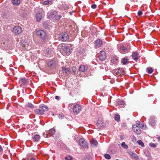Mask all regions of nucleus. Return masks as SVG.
Wrapping results in <instances>:
<instances>
[{
    "instance_id": "3",
    "label": "nucleus",
    "mask_w": 160,
    "mask_h": 160,
    "mask_svg": "<svg viewBox=\"0 0 160 160\" xmlns=\"http://www.w3.org/2000/svg\"><path fill=\"white\" fill-rule=\"evenodd\" d=\"M68 38V34L65 32L61 33L58 37L59 40L62 42L67 41Z\"/></svg>"
},
{
    "instance_id": "54",
    "label": "nucleus",
    "mask_w": 160,
    "mask_h": 160,
    "mask_svg": "<svg viewBox=\"0 0 160 160\" xmlns=\"http://www.w3.org/2000/svg\"><path fill=\"white\" fill-rule=\"evenodd\" d=\"M69 13H70V15H72V12H69Z\"/></svg>"
},
{
    "instance_id": "7",
    "label": "nucleus",
    "mask_w": 160,
    "mask_h": 160,
    "mask_svg": "<svg viewBox=\"0 0 160 160\" xmlns=\"http://www.w3.org/2000/svg\"><path fill=\"white\" fill-rule=\"evenodd\" d=\"M132 129L134 132L137 134H140L141 133L140 128L136 125H133L132 126Z\"/></svg>"
},
{
    "instance_id": "23",
    "label": "nucleus",
    "mask_w": 160,
    "mask_h": 160,
    "mask_svg": "<svg viewBox=\"0 0 160 160\" xmlns=\"http://www.w3.org/2000/svg\"><path fill=\"white\" fill-rule=\"evenodd\" d=\"M128 153L132 157L136 159L138 158V157L137 155L135 153H133V152L132 151H129L128 152Z\"/></svg>"
},
{
    "instance_id": "6",
    "label": "nucleus",
    "mask_w": 160,
    "mask_h": 160,
    "mask_svg": "<svg viewBox=\"0 0 160 160\" xmlns=\"http://www.w3.org/2000/svg\"><path fill=\"white\" fill-rule=\"evenodd\" d=\"M12 32L15 34H19L22 32V29L19 26H15L13 28Z\"/></svg>"
},
{
    "instance_id": "20",
    "label": "nucleus",
    "mask_w": 160,
    "mask_h": 160,
    "mask_svg": "<svg viewBox=\"0 0 160 160\" xmlns=\"http://www.w3.org/2000/svg\"><path fill=\"white\" fill-rule=\"evenodd\" d=\"M57 15V12L56 11H52L51 12L49 15H48V17L49 18H53L55 17L56 15Z\"/></svg>"
},
{
    "instance_id": "44",
    "label": "nucleus",
    "mask_w": 160,
    "mask_h": 160,
    "mask_svg": "<svg viewBox=\"0 0 160 160\" xmlns=\"http://www.w3.org/2000/svg\"><path fill=\"white\" fill-rule=\"evenodd\" d=\"M43 135L44 137H45V138L48 137V134L47 133H44L43 134Z\"/></svg>"
},
{
    "instance_id": "9",
    "label": "nucleus",
    "mask_w": 160,
    "mask_h": 160,
    "mask_svg": "<svg viewBox=\"0 0 160 160\" xmlns=\"http://www.w3.org/2000/svg\"><path fill=\"white\" fill-rule=\"evenodd\" d=\"M149 147L145 149L144 151V154L146 157V158H144V160H150V152H149Z\"/></svg>"
},
{
    "instance_id": "39",
    "label": "nucleus",
    "mask_w": 160,
    "mask_h": 160,
    "mask_svg": "<svg viewBox=\"0 0 160 160\" xmlns=\"http://www.w3.org/2000/svg\"><path fill=\"white\" fill-rule=\"evenodd\" d=\"M65 159L66 160H72V157L70 156L66 157Z\"/></svg>"
},
{
    "instance_id": "33",
    "label": "nucleus",
    "mask_w": 160,
    "mask_h": 160,
    "mask_svg": "<svg viewBox=\"0 0 160 160\" xmlns=\"http://www.w3.org/2000/svg\"><path fill=\"white\" fill-rule=\"evenodd\" d=\"M137 143L138 144V145H140L142 147H143L144 146V143L141 140H138L137 141Z\"/></svg>"
},
{
    "instance_id": "45",
    "label": "nucleus",
    "mask_w": 160,
    "mask_h": 160,
    "mask_svg": "<svg viewBox=\"0 0 160 160\" xmlns=\"http://www.w3.org/2000/svg\"><path fill=\"white\" fill-rule=\"evenodd\" d=\"M122 125L123 127H125L127 126L126 123L125 122H123L122 123Z\"/></svg>"
},
{
    "instance_id": "40",
    "label": "nucleus",
    "mask_w": 160,
    "mask_h": 160,
    "mask_svg": "<svg viewBox=\"0 0 160 160\" xmlns=\"http://www.w3.org/2000/svg\"><path fill=\"white\" fill-rule=\"evenodd\" d=\"M157 144L151 143V147L152 148H155L156 147Z\"/></svg>"
},
{
    "instance_id": "49",
    "label": "nucleus",
    "mask_w": 160,
    "mask_h": 160,
    "mask_svg": "<svg viewBox=\"0 0 160 160\" xmlns=\"http://www.w3.org/2000/svg\"><path fill=\"white\" fill-rule=\"evenodd\" d=\"M157 138L158 141H160V136H158Z\"/></svg>"
},
{
    "instance_id": "32",
    "label": "nucleus",
    "mask_w": 160,
    "mask_h": 160,
    "mask_svg": "<svg viewBox=\"0 0 160 160\" xmlns=\"http://www.w3.org/2000/svg\"><path fill=\"white\" fill-rule=\"evenodd\" d=\"M55 132V129H51L48 131V133L50 134L52 136H53Z\"/></svg>"
},
{
    "instance_id": "13",
    "label": "nucleus",
    "mask_w": 160,
    "mask_h": 160,
    "mask_svg": "<svg viewBox=\"0 0 160 160\" xmlns=\"http://www.w3.org/2000/svg\"><path fill=\"white\" fill-rule=\"evenodd\" d=\"M32 138L34 142H38L40 140V136L38 134H32Z\"/></svg>"
},
{
    "instance_id": "5",
    "label": "nucleus",
    "mask_w": 160,
    "mask_h": 160,
    "mask_svg": "<svg viewBox=\"0 0 160 160\" xmlns=\"http://www.w3.org/2000/svg\"><path fill=\"white\" fill-rule=\"evenodd\" d=\"M79 145L82 147L87 148H88L87 142L86 140L83 138H81L79 141Z\"/></svg>"
},
{
    "instance_id": "51",
    "label": "nucleus",
    "mask_w": 160,
    "mask_h": 160,
    "mask_svg": "<svg viewBox=\"0 0 160 160\" xmlns=\"http://www.w3.org/2000/svg\"><path fill=\"white\" fill-rule=\"evenodd\" d=\"M153 71V69L151 68V73H152Z\"/></svg>"
},
{
    "instance_id": "8",
    "label": "nucleus",
    "mask_w": 160,
    "mask_h": 160,
    "mask_svg": "<svg viewBox=\"0 0 160 160\" xmlns=\"http://www.w3.org/2000/svg\"><path fill=\"white\" fill-rule=\"evenodd\" d=\"M19 82L21 86L22 85H27L28 82V80L25 78H21L19 80Z\"/></svg>"
},
{
    "instance_id": "27",
    "label": "nucleus",
    "mask_w": 160,
    "mask_h": 160,
    "mask_svg": "<svg viewBox=\"0 0 160 160\" xmlns=\"http://www.w3.org/2000/svg\"><path fill=\"white\" fill-rule=\"evenodd\" d=\"M34 111L38 115H41L43 114V112H42V110H41L40 109H36Z\"/></svg>"
},
{
    "instance_id": "10",
    "label": "nucleus",
    "mask_w": 160,
    "mask_h": 160,
    "mask_svg": "<svg viewBox=\"0 0 160 160\" xmlns=\"http://www.w3.org/2000/svg\"><path fill=\"white\" fill-rule=\"evenodd\" d=\"M120 52L122 53H126L130 51L129 47L126 48L124 46H121L120 48Z\"/></svg>"
},
{
    "instance_id": "2",
    "label": "nucleus",
    "mask_w": 160,
    "mask_h": 160,
    "mask_svg": "<svg viewBox=\"0 0 160 160\" xmlns=\"http://www.w3.org/2000/svg\"><path fill=\"white\" fill-rule=\"evenodd\" d=\"M36 35L39 37L41 39L45 40L47 34L46 32L43 30H39L36 32Z\"/></svg>"
},
{
    "instance_id": "35",
    "label": "nucleus",
    "mask_w": 160,
    "mask_h": 160,
    "mask_svg": "<svg viewBox=\"0 0 160 160\" xmlns=\"http://www.w3.org/2000/svg\"><path fill=\"white\" fill-rule=\"evenodd\" d=\"M124 104V102L123 101L119 100L117 102L116 104L117 105H122Z\"/></svg>"
},
{
    "instance_id": "30",
    "label": "nucleus",
    "mask_w": 160,
    "mask_h": 160,
    "mask_svg": "<svg viewBox=\"0 0 160 160\" xmlns=\"http://www.w3.org/2000/svg\"><path fill=\"white\" fill-rule=\"evenodd\" d=\"M120 116L118 114H116L115 117L114 119L118 122H119L120 121Z\"/></svg>"
},
{
    "instance_id": "17",
    "label": "nucleus",
    "mask_w": 160,
    "mask_h": 160,
    "mask_svg": "<svg viewBox=\"0 0 160 160\" xmlns=\"http://www.w3.org/2000/svg\"><path fill=\"white\" fill-rule=\"evenodd\" d=\"M123 70L122 68H118L116 69L114 72L115 73V74L117 75H120L121 74H123Z\"/></svg>"
},
{
    "instance_id": "48",
    "label": "nucleus",
    "mask_w": 160,
    "mask_h": 160,
    "mask_svg": "<svg viewBox=\"0 0 160 160\" xmlns=\"http://www.w3.org/2000/svg\"><path fill=\"white\" fill-rule=\"evenodd\" d=\"M72 70L73 71V72H75L76 71V68L75 67H73V69H72Z\"/></svg>"
},
{
    "instance_id": "57",
    "label": "nucleus",
    "mask_w": 160,
    "mask_h": 160,
    "mask_svg": "<svg viewBox=\"0 0 160 160\" xmlns=\"http://www.w3.org/2000/svg\"><path fill=\"white\" fill-rule=\"evenodd\" d=\"M150 15H151H151H152V14L151 15V14H150Z\"/></svg>"
},
{
    "instance_id": "52",
    "label": "nucleus",
    "mask_w": 160,
    "mask_h": 160,
    "mask_svg": "<svg viewBox=\"0 0 160 160\" xmlns=\"http://www.w3.org/2000/svg\"><path fill=\"white\" fill-rule=\"evenodd\" d=\"M35 160V159L34 158H32L30 160Z\"/></svg>"
},
{
    "instance_id": "50",
    "label": "nucleus",
    "mask_w": 160,
    "mask_h": 160,
    "mask_svg": "<svg viewBox=\"0 0 160 160\" xmlns=\"http://www.w3.org/2000/svg\"><path fill=\"white\" fill-rule=\"evenodd\" d=\"M139 123H140L139 122H136V124H137V126H138V124H139Z\"/></svg>"
},
{
    "instance_id": "16",
    "label": "nucleus",
    "mask_w": 160,
    "mask_h": 160,
    "mask_svg": "<svg viewBox=\"0 0 160 160\" xmlns=\"http://www.w3.org/2000/svg\"><path fill=\"white\" fill-rule=\"evenodd\" d=\"M40 109L42 111V112L44 113V112L45 111H47L48 110V108L47 106L44 104H42L39 107Z\"/></svg>"
},
{
    "instance_id": "36",
    "label": "nucleus",
    "mask_w": 160,
    "mask_h": 160,
    "mask_svg": "<svg viewBox=\"0 0 160 160\" xmlns=\"http://www.w3.org/2000/svg\"><path fill=\"white\" fill-rule=\"evenodd\" d=\"M51 0H45L43 2V4L44 5H47L49 4Z\"/></svg>"
},
{
    "instance_id": "38",
    "label": "nucleus",
    "mask_w": 160,
    "mask_h": 160,
    "mask_svg": "<svg viewBox=\"0 0 160 160\" xmlns=\"http://www.w3.org/2000/svg\"><path fill=\"white\" fill-rule=\"evenodd\" d=\"M105 158L107 159H110L111 157L110 155L108 154H106L104 155Z\"/></svg>"
},
{
    "instance_id": "26",
    "label": "nucleus",
    "mask_w": 160,
    "mask_h": 160,
    "mask_svg": "<svg viewBox=\"0 0 160 160\" xmlns=\"http://www.w3.org/2000/svg\"><path fill=\"white\" fill-rule=\"evenodd\" d=\"M12 3L15 5H18L20 4V0H12Z\"/></svg>"
},
{
    "instance_id": "18",
    "label": "nucleus",
    "mask_w": 160,
    "mask_h": 160,
    "mask_svg": "<svg viewBox=\"0 0 160 160\" xmlns=\"http://www.w3.org/2000/svg\"><path fill=\"white\" fill-rule=\"evenodd\" d=\"M36 18L38 22L40 21L42 18V13L39 12H38L36 14Z\"/></svg>"
},
{
    "instance_id": "24",
    "label": "nucleus",
    "mask_w": 160,
    "mask_h": 160,
    "mask_svg": "<svg viewBox=\"0 0 160 160\" xmlns=\"http://www.w3.org/2000/svg\"><path fill=\"white\" fill-rule=\"evenodd\" d=\"M132 57L133 59L135 61H137L138 59V56L137 53L136 52H133L132 54Z\"/></svg>"
},
{
    "instance_id": "29",
    "label": "nucleus",
    "mask_w": 160,
    "mask_h": 160,
    "mask_svg": "<svg viewBox=\"0 0 160 160\" xmlns=\"http://www.w3.org/2000/svg\"><path fill=\"white\" fill-rule=\"evenodd\" d=\"M138 127L139 128H142V129H145L146 128V127L145 125L143 123H139L138 124Z\"/></svg>"
},
{
    "instance_id": "37",
    "label": "nucleus",
    "mask_w": 160,
    "mask_h": 160,
    "mask_svg": "<svg viewBox=\"0 0 160 160\" xmlns=\"http://www.w3.org/2000/svg\"><path fill=\"white\" fill-rule=\"evenodd\" d=\"M26 105L27 106V107H28L30 108H34V106L32 105V104L31 103L28 102V103H27Z\"/></svg>"
},
{
    "instance_id": "11",
    "label": "nucleus",
    "mask_w": 160,
    "mask_h": 160,
    "mask_svg": "<svg viewBox=\"0 0 160 160\" xmlns=\"http://www.w3.org/2000/svg\"><path fill=\"white\" fill-rule=\"evenodd\" d=\"M106 58V56L105 52L104 51H101L99 57V59L102 61H103L105 60Z\"/></svg>"
},
{
    "instance_id": "43",
    "label": "nucleus",
    "mask_w": 160,
    "mask_h": 160,
    "mask_svg": "<svg viewBox=\"0 0 160 160\" xmlns=\"http://www.w3.org/2000/svg\"><path fill=\"white\" fill-rule=\"evenodd\" d=\"M97 7V5L95 4H93L92 5L91 8L93 9H95Z\"/></svg>"
},
{
    "instance_id": "41",
    "label": "nucleus",
    "mask_w": 160,
    "mask_h": 160,
    "mask_svg": "<svg viewBox=\"0 0 160 160\" xmlns=\"http://www.w3.org/2000/svg\"><path fill=\"white\" fill-rule=\"evenodd\" d=\"M132 141L134 142L136 141V138L134 136H133L132 138Z\"/></svg>"
},
{
    "instance_id": "12",
    "label": "nucleus",
    "mask_w": 160,
    "mask_h": 160,
    "mask_svg": "<svg viewBox=\"0 0 160 160\" xmlns=\"http://www.w3.org/2000/svg\"><path fill=\"white\" fill-rule=\"evenodd\" d=\"M57 64V62L55 60H52L49 62L48 63V66L51 68H53L55 67Z\"/></svg>"
},
{
    "instance_id": "56",
    "label": "nucleus",
    "mask_w": 160,
    "mask_h": 160,
    "mask_svg": "<svg viewBox=\"0 0 160 160\" xmlns=\"http://www.w3.org/2000/svg\"><path fill=\"white\" fill-rule=\"evenodd\" d=\"M150 47H151V48H152V47H151V46H150Z\"/></svg>"
},
{
    "instance_id": "31",
    "label": "nucleus",
    "mask_w": 160,
    "mask_h": 160,
    "mask_svg": "<svg viewBox=\"0 0 160 160\" xmlns=\"http://www.w3.org/2000/svg\"><path fill=\"white\" fill-rule=\"evenodd\" d=\"M121 145L122 147L124 149H127L128 148V146L124 142H122Z\"/></svg>"
},
{
    "instance_id": "25",
    "label": "nucleus",
    "mask_w": 160,
    "mask_h": 160,
    "mask_svg": "<svg viewBox=\"0 0 160 160\" xmlns=\"http://www.w3.org/2000/svg\"><path fill=\"white\" fill-rule=\"evenodd\" d=\"M104 123L102 122L101 120H98L97 122V125L100 128H102L103 126Z\"/></svg>"
},
{
    "instance_id": "21",
    "label": "nucleus",
    "mask_w": 160,
    "mask_h": 160,
    "mask_svg": "<svg viewBox=\"0 0 160 160\" xmlns=\"http://www.w3.org/2000/svg\"><path fill=\"white\" fill-rule=\"evenodd\" d=\"M157 39L154 38L153 36L151 37V44L157 45Z\"/></svg>"
},
{
    "instance_id": "42",
    "label": "nucleus",
    "mask_w": 160,
    "mask_h": 160,
    "mask_svg": "<svg viewBox=\"0 0 160 160\" xmlns=\"http://www.w3.org/2000/svg\"><path fill=\"white\" fill-rule=\"evenodd\" d=\"M142 14V12L141 11H139L138 13V16H141Z\"/></svg>"
},
{
    "instance_id": "55",
    "label": "nucleus",
    "mask_w": 160,
    "mask_h": 160,
    "mask_svg": "<svg viewBox=\"0 0 160 160\" xmlns=\"http://www.w3.org/2000/svg\"><path fill=\"white\" fill-rule=\"evenodd\" d=\"M152 29V31H155V29Z\"/></svg>"
},
{
    "instance_id": "4",
    "label": "nucleus",
    "mask_w": 160,
    "mask_h": 160,
    "mask_svg": "<svg viewBox=\"0 0 160 160\" xmlns=\"http://www.w3.org/2000/svg\"><path fill=\"white\" fill-rule=\"evenodd\" d=\"M73 110L74 113L75 114H78L82 110L81 106L78 104L74 105L73 108Z\"/></svg>"
},
{
    "instance_id": "15",
    "label": "nucleus",
    "mask_w": 160,
    "mask_h": 160,
    "mask_svg": "<svg viewBox=\"0 0 160 160\" xmlns=\"http://www.w3.org/2000/svg\"><path fill=\"white\" fill-rule=\"evenodd\" d=\"M102 44V41L101 39H98L95 42V47L96 48H99Z\"/></svg>"
},
{
    "instance_id": "1",
    "label": "nucleus",
    "mask_w": 160,
    "mask_h": 160,
    "mask_svg": "<svg viewBox=\"0 0 160 160\" xmlns=\"http://www.w3.org/2000/svg\"><path fill=\"white\" fill-rule=\"evenodd\" d=\"M58 49H60V52L64 55H65V54H69L71 52L70 45L67 46H61L59 45L58 47Z\"/></svg>"
},
{
    "instance_id": "47",
    "label": "nucleus",
    "mask_w": 160,
    "mask_h": 160,
    "mask_svg": "<svg viewBox=\"0 0 160 160\" xmlns=\"http://www.w3.org/2000/svg\"><path fill=\"white\" fill-rule=\"evenodd\" d=\"M55 98L57 100H59L60 99V97L58 96H55Z\"/></svg>"
},
{
    "instance_id": "14",
    "label": "nucleus",
    "mask_w": 160,
    "mask_h": 160,
    "mask_svg": "<svg viewBox=\"0 0 160 160\" xmlns=\"http://www.w3.org/2000/svg\"><path fill=\"white\" fill-rule=\"evenodd\" d=\"M88 69V67L83 65H80L79 68V71L82 72H86L87 70Z\"/></svg>"
},
{
    "instance_id": "53",
    "label": "nucleus",
    "mask_w": 160,
    "mask_h": 160,
    "mask_svg": "<svg viewBox=\"0 0 160 160\" xmlns=\"http://www.w3.org/2000/svg\"><path fill=\"white\" fill-rule=\"evenodd\" d=\"M150 26H152V27H153V28H155V26H154L153 25V24L150 25Z\"/></svg>"
},
{
    "instance_id": "34",
    "label": "nucleus",
    "mask_w": 160,
    "mask_h": 160,
    "mask_svg": "<svg viewBox=\"0 0 160 160\" xmlns=\"http://www.w3.org/2000/svg\"><path fill=\"white\" fill-rule=\"evenodd\" d=\"M128 61L127 58H122V62L123 64H125L127 63Z\"/></svg>"
},
{
    "instance_id": "19",
    "label": "nucleus",
    "mask_w": 160,
    "mask_h": 160,
    "mask_svg": "<svg viewBox=\"0 0 160 160\" xmlns=\"http://www.w3.org/2000/svg\"><path fill=\"white\" fill-rule=\"evenodd\" d=\"M90 142L92 147H95L97 146L98 142L95 139H92L91 140Z\"/></svg>"
},
{
    "instance_id": "28",
    "label": "nucleus",
    "mask_w": 160,
    "mask_h": 160,
    "mask_svg": "<svg viewBox=\"0 0 160 160\" xmlns=\"http://www.w3.org/2000/svg\"><path fill=\"white\" fill-rule=\"evenodd\" d=\"M151 119H152V122H151V125L152 126H154L156 122L155 118L154 117L152 116L151 117Z\"/></svg>"
},
{
    "instance_id": "22",
    "label": "nucleus",
    "mask_w": 160,
    "mask_h": 160,
    "mask_svg": "<svg viewBox=\"0 0 160 160\" xmlns=\"http://www.w3.org/2000/svg\"><path fill=\"white\" fill-rule=\"evenodd\" d=\"M62 71L63 73H65V74H66L70 72V69L68 68H66L65 67H63L62 68Z\"/></svg>"
},
{
    "instance_id": "46",
    "label": "nucleus",
    "mask_w": 160,
    "mask_h": 160,
    "mask_svg": "<svg viewBox=\"0 0 160 160\" xmlns=\"http://www.w3.org/2000/svg\"><path fill=\"white\" fill-rule=\"evenodd\" d=\"M147 72L148 73H150V68H147Z\"/></svg>"
}]
</instances>
